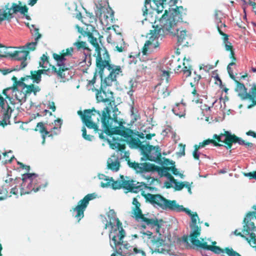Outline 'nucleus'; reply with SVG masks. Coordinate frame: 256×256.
<instances>
[{
    "label": "nucleus",
    "instance_id": "obj_44",
    "mask_svg": "<svg viewBox=\"0 0 256 256\" xmlns=\"http://www.w3.org/2000/svg\"><path fill=\"white\" fill-rule=\"evenodd\" d=\"M110 186L114 190L120 189L122 188V179L120 180L114 181L113 179L110 182Z\"/></svg>",
    "mask_w": 256,
    "mask_h": 256
},
{
    "label": "nucleus",
    "instance_id": "obj_8",
    "mask_svg": "<svg viewBox=\"0 0 256 256\" xmlns=\"http://www.w3.org/2000/svg\"><path fill=\"white\" fill-rule=\"evenodd\" d=\"M74 51V48L70 47L62 50L59 54L56 53L52 54L53 58L57 62V66H59L58 70L55 66L49 64L52 74H56L58 77L60 78H65V74H64V72L68 70V68L64 62L66 60V56H72Z\"/></svg>",
    "mask_w": 256,
    "mask_h": 256
},
{
    "label": "nucleus",
    "instance_id": "obj_4",
    "mask_svg": "<svg viewBox=\"0 0 256 256\" xmlns=\"http://www.w3.org/2000/svg\"><path fill=\"white\" fill-rule=\"evenodd\" d=\"M124 122L122 119L120 120L114 130L111 132V136H112L111 140H108L110 148L112 149H118L119 151L122 152L125 150L126 146L124 144H120V142H125L130 146L140 148L142 151V146L145 145L142 144L140 139L134 136L136 134L134 131L124 126Z\"/></svg>",
    "mask_w": 256,
    "mask_h": 256
},
{
    "label": "nucleus",
    "instance_id": "obj_46",
    "mask_svg": "<svg viewBox=\"0 0 256 256\" xmlns=\"http://www.w3.org/2000/svg\"><path fill=\"white\" fill-rule=\"evenodd\" d=\"M42 62H40V66L42 68H46L47 66H44L46 63L49 64L48 58L46 55L43 54L41 57Z\"/></svg>",
    "mask_w": 256,
    "mask_h": 256
},
{
    "label": "nucleus",
    "instance_id": "obj_35",
    "mask_svg": "<svg viewBox=\"0 0 256 256\" xmlns=\"http://www.w3.org/2000/svg\"><path fill=\"white\" fill-rule=\"evenodd\" d=\"M100 180H102L106 181L105 182H102L100 184V186L102 188H106L109 186H110V182L112 180V178H110L108 176L104 174H101L98 176Z\"/></svg>",
    "mask_w": 256,
    "mask_h": 256
},
{
    "label": "nucleus",
    "instance_id": "obj_42",
    "mask_svg": "<svg viewBox=\"0 0 256 256\" xmlns=\"http://www.w3.org/2000/svg\"><path fill=\"white\" fill-rule=\"evenodd\" d=\"M82 136L83 138L88 141H92L94 138L93 136L88 134L86 133V130L84 126H82Z\"/></svg>",
    "mask_w": 256,
    "mask_h": 256
},
{
    "label": "nucleus",
    "instance_id": "obj_11",
    "mask_svg": "<svg viewBox=\"0 0 256 256\" xmlns=\"http://www.w3.org/2000/svg\"><path fill=\"white\" fill-rule=\"evenodd\" d=\"M236 84L235 91L238 93V96L241 100H248L250 104L248 106V108H250L256 105V84L252 85L248 92L247 88L243 83L240 82L236 79L234 80Z\"/></svg>",
    "mask_w": 256,
    "mask_h": 256
},
{
    "label": "nucleus",
    "instance_id": "obj_27",
    "mask_svg": "<svg viewBox=\"0 0 256 256\" xmlns=\"http://www.w3.org/2000/svg\"><path fill=\"white\" fill-rule=\"evenodd\" d=\"M12 111V110L10 106L7 104L6 109L5 111H4L3 114V119L2 121L0 122V126L4 127L8 124H10V122L9 120L10 118V113Z\"/></svg>",
    "mask_w": 256,
    "mask_h": 256
},
{
    "label": "nucleus",
    "instance_id": "obj_43",
    "mask_svg": "<svg viewBox=\"0 0 256 256\" xmlns=\"http://www.w3.org/2000/svg\"><path fill=\"white\" fill-rule=\"evenodd\" d=\"M236 64H235V62H230L228 65V66H227V70H228V72L229 74V76H230V78L233 80H236V78L235 77V76H234V72H233V70L232 69L230 68L231 66H233V65H234Z\"/></svg>",
    "mask_w": 256,
    "mask_h": 256
},
{
    "label": "nucleus",
    "instance_id": "obj_59",
    "mask_svg": "<svg viewBox=\"0 0 256 256\" xmlns=\"http://www.w3.org/2000/svg\"><path fill=\"white\" fill-rule=\"evenodd\" d=\"M164 164L166 166L171 165L172 166L175 164V162L169 159L166 158L164 160Z\"/></svg>",
    "mask_w": 256,
    "mask_h": 256
},
{
    "label": "nucleus",
    "instance_id": "obj_45",
    "mask_svg": "<svg viewBox=\"0 0 256 256\" xmlns=\"http://www.w3.org/2000/svg\"><path fill=\"white\" fill-rule=\"evenodd\" d=\"M120 42L119 44H118L116 46V50L119 52H122L124 50V48H126V43L124 41V39L120 38Z\"/></svg>",
    "mask_w": 256,
    "mask_h": 256
},
{
    "label": "nucleus",
    "instance_id": "obj_53",
    "mask_svg": "<svg viewBox=\"0 0 256 256\" xmlns=\"http://www.w3.org/2000/svg\"><path fill=\"white\" fill-rule=\"evenodd\" d=\"M106 10H107V12H106L107 14L106 15V18H112L114 16V12L110 8L108 7V8L106 9Z\"/></svg>",
    "mask_w": 256,
    "mask_h": 256
},
{
    "label": "nucleus",
    "instance_id": "obj_24",
    "mask_svg": "<svg viewBox=\"0 0 256 256\" xmlns=\"http://www.w3.org/2000/svg\"><path fill=\"white\" fill-rule=\"evenodd\" d=\"M182 61L180 58H173L168 61L167 63V68L170 70L174 71L176 72H182Z\"/></svg>",
    "mask_w": 256,
    "mask_h": 256
},
{
    "label": "nucleus",
    "instance_id": "obj_56",
    "mask_svg": "<svg viewBox=\"0 0 256 256\" xmlns=\"http://www.w3.org/2000/svg\"><path fill=\"white\" fill-rule=\"evenodd\" d=\"M10 89H11V88H6L2 90V94L6 96V98L8 99L9 100H11L12 99V98L7 94V92Z\"/></svg>",
    "mask_w": 256,
    "mask_h": 256
},
{
    "label": "nucleus",
    "instance_id": "obj_23",
    "mask_svg": "<svg viewBox=\"0 0 256 256\" xmlns=\"http://www.w3.org/2000/svg\"><path fill=\"white\" fill-rule=\"evenodd\" d=\"M32 28H30L32 34L35 36V42L27 43L24 46L26 50H34L36 49L38 41L41 38V34L39 33L38 28H36L34 25H32Z\"/></svg>",
    "mask_w": 256,
    "mask_h": 256
},
{
    "label": "nucleus",
    "instance_id": "obj_49",
    "mask_svg": "<svg viewBox=\"0 0 256 256\" xmlns=\"http://www.w3.org/2000/svg\"><path fill=\"white\" fill-rule=\"evenodd\" d=\"M180 105L179 104H176V106H175L173 109L172 111L174 112V114L179 116L180 117H182L184 116L185 114L184 112H178V110L180 109Z\"/></svg>",
    "mask_w": 256,
    "mask_h": 256
},
{
    "label": "nucleus",
    "instance_id": "obj_61",
    "mask_svg": "<svg viewBox=\"0 0 256 256\" xmlns=\"http://www.w3.org/2000/svg\"><path fill=\"white\" fill-rule=\"evenodd\" d=\"M18 164L20 166V168L26 170L27 171H29L30 170V166H29L24 165L21 162H18Z\"/></svg>",
    "mask_w": 256,
    "mask_h": 256
},
{
    "label": "nucleus",
    "instance_id": "obj_47",
    "mask_svg": "<svg viewBox=\"0 0 256 256\" xmlns=\"http://www.w3.org/2000/svg\"><path fill=\"white\" fill-rule=\"evenodd\" d=\"M234 235L236 236H240L244 239H245L249 244H251V240L248 238L246 237L244 234H242V232H238L237 230H236L234 232Z\"/></svg>",
    "mask_w": 256,
    "mask_h": 256
},
{
    "label": "nucleus",
    "instance_id": "obj_38",
    "mask_svg": "<svg viewBox=\"0 0 256 256\" xmlns=\"http://www.w3.org/2000/svg\"><path fill=\"white\" fill-rule=\"evenodd\" d=\"M158 94L159 96L164 98L170 94V92L166 87L160 86L158 90Z\"/></svg>",
    "mask_w": 256,
    "mask_h": 256
},
{
    "label": "nucleus",
    "instance_id": "obj_39",
    "mask_svg": "<svg viewBox=\"0 0 256 256\" xmlns=\"http://www.w3.org/2000/svg\"><path fill=\"white\" fill-rule=\"evenodd\" d=\"M152 244L156 247L158 248L164 244V240L160 238H158L155 236H153L152 240Z\"/></svg>",
    "mask_w": 256,
    "mask_h": 256
},
{
    "label": "nucleus",
    "instance_id": "obj_26",
    "mask_svg": "<svg viewBox=\"0 0 256 256\" xmlns=\"http://www.w3.org/2000/svg\"><path fill=\"white\" fill-rule=\"evenodd\" d=\"M132 210V214L136 220H140L142 222H148V224L152 222L150 220H148L149 218H146L144 216V215L142 214L140 206L134 207Z\"/></svg>",
    "mask_w": 256,
    "mask_h": 256
},
{
    "label": "nucleus",
    "instance_id": "obj_63",
    "mask_svg": "<svg viewBox=\"0 0 256 256\" xmlns=\"http://www.w3.org/2000/svg\"><path fill=\"white\" fill-rule=\"evenodd\" d=\"M230 58L232 60V62H236V58L234 56V50L230 51Z\"/></svg>",
    "mask_w": 256,
    "mask_h": 256
},
{
    "label": "nucleus",
    "instance_id": "obj_52",
    "mask_svg": "<svg viewBox=\"0 0 256 256\" xmlns=\"http://www.w3.org/2000/svg\"><path fill=\"white\" fill-rule=\"evenodd\" d=\"M179 146L180 147V150L178 154L179 156H184L185 155V144H180Z\"/></svg>",
    "mask_w": 256,
    "mask_h": 256
},
{
    "label": "nucleus",
    "instance_id": "obj_29",
    "mask_svg": "<svg viewBox=\"0 0 256 256\" xmlns=\"http://www.w3.org/2000/svg\"><path fill=\"white\" fill-rule=\"evenodd\" d=\"M218 32L219 34L223 36V40L224 44L225 49L226 51H231L234 50L233 46L232 44L228 41V36L224 33L222 30H219L218 27Z\"/></svg>",
    "mask_w": 256,
    "mask_h": 256
},
{
    "label": "nucleus",
    "instance_id": "obj_22",
    "mask_svg": "<svg viewBox=\"0 0 256 256\" xmlns=\"http://www.w3.org/2000/svg\"><path fill=\"white\" fill-rule=\"evenodd\" d=\"M220 142H218L214 138L212 139H207L204 140L203 142H200L199 144H195L194 146V150L192 152V156L194 159L196 160H199L200 156L198 154V150L200 148H204L206 146V145L209 144H212L214 146H223V144H220Z\"/></svg>",
    "mask_w": 256,
    "mask_h": 256
},
{
    "label": "nucleus",
    "instance_id": "obj_60",
    "mask_svg": "<svg viewBox=\"0 0 256 256\" xmlns=\"http://www.w3.org/2000/svg\"><path fill=\"white\" fill-rule=\"evenodd\" d=\"M190 85L191 86L192 88H194L192 92V94H193L194 96H196V97H198V94L197 93V92H196V88L195 87H194V84H193L192 82H190Z\"/></svg>",
    "mask_w": 256,
    "mask_h": 256
},
{
    "label": "nucleus",
    "instance_id": "obj_17",
    "mask_svg": "<svg viewBox=\"0 0 256 256\" xmlns=\"http://www.w3.org/2000/svg\"><path fill=\"white\" fill-rule=\"evenodd\" d=\"M97 194L96 193L89 194H86L82 200H80L77 206L72 208L73 212L76 214L74 217L79 222L84 216V212L88 206L89 202L96 198Z\"/></svg>",
    "mask_w": 256,
    "mask_h": 256
},
{
    "label": "nucleus",
    "instance_id": "obj_5",
    "mask_svg": "<svg viewBox=\"0 0 256 256\" xmlns=\"http://www.w3.org/2000/svg\"><path fill=\"white\" fill-rule=\"evenodd\" d=\"M84 36H86L88 38V40L95 48V50L97 54L96 56V68H99L100 71L106 68H110L111 66L114 64H111L110 56L108 50L106 48H102L98 42V40L94 36L93 34L90 32H84Z\"/></svg>",
    "mask_w": 256,
    "mask_h": 256
},
{
    "label": "nucleus",
    "instance_id": "obj_30",
    "mask_svg": "<svg viewBox=\"0 0 256 256\" xmlns=\"http://www.w3.org/2000/svg\"><path fill=\"white\" fill-rule=\"evenodd\" d=\"M30 73V76H26L22 78H26V80L31 79L33 80V82L39 84L41 81L42 76H40L38 72V70H31Z\"/></svg>",
    "mask_w": 256,
    "mask_h": 256
},
{
    "label": "nucleus",
    "instance_id": "obj_62",
    "mask_svg": "<svg viewBox=\"0 0 256 256\" xmlns=\"http://www.w3.org/2000/svg\"><path fill=\"white\" fill-rule=\"evenodd\" d=\"M132 204L134 206V207L140 206V203L138 201L136 198H133Z\"/></svg>",
    "mask_w": 256,
    "mask_h": 256
},
{
    "label": "nucleus",
    "instance_id": "obj_28",
    "mask_svg": "<svg viewBox=\"0 0 256 256\" xmlns=\"http://www.w3.org/2000/svg\"><path fill=\"white\" fill-rule=\"evenodd\" d=\"M108 168L114 172H117L120 166V163L118 158L113 160L112 158H108L107 162Z\"/></svg>",
    "mask_w": 256,
    "mask_h": 256
},
{
    "label": "nucleus",
    "instance_id": "obj_37",
    "mask_svg": "<svg viewBox=\"0 0 256 256\" xmlns=\"http://www.w3.org/2000/svg\"><path fill=\"white\" fill-rule=\"evenodd\" d=\"M166 0H152V2L156 6V11L158 14L162 12L164 10V4H166L164 2H166Z\"/></svg>",
    "mask_w": 256,
    "mask_h": 256
},
{
    "label": "nucleus",
    "instance_id": "obj_50",
    "mask_svg": "<svg viewBox=\"0 0 256 256\" xmlns=\"http://www.w3.org/2000/svg\"><path fill=\"white\" fill-rule=\"evenodd\" d=\"M169 168H170V171H172V173L175 175V176H178V175H179L180 178H183V174H180L178 169L176 168L175 167V164L174 166H172L170 167H169Z\"/></svg>",
    "mask_w": 256,
    "mask_h": 256
},
{
    "label": "nucleus",
    "instance_id": "obj_33",
    "mask_svg": "<svg viewBox=\"0 0 256 256\" xmlns=\"http://www.w3.org/2000/svg\"><path fill=\"white\" fill-rule=\"evenodd\" d=\"M74 46H75L76 50L78 51H80L82 50H88L90 51V50L88 48V44L85 42L82 41H77L74 43Z\"/></svg>",
    "mask_w": 256,
    "mask_h": 256
},
{
    "label": "nucleus",
    "instance_id": "obj_18",
    "mask_svg": "<svg viewBox=\"0 0 256 256\" xmlns=\"http://www.w3.org/2000/svg\"><path fill=\"white\" fill-rule=\"evenodd\" d=\"M26 80V78H21L19 82V86H22L24 88H26L24 92H18V94H16V98L20 102H26V96L30 95L32 92L34 95L40 90V88L38 86H35L34 84H26L24 82Z\"/></svg>",
    "mask_w": 256,
    "mask_h": 256
},
{
    "label": "nucleus",
    "instance_id": "obj_48",
    "mask_svg": "<svg viewBox=\"0 0 256 256\" xmlns=\"http://www.w3.org/2000/svg\"><path fill=\"white\" fill-rule=\"evenodd\" d=\"M174 184V189L176 190H180L185 186V184L184 182H178L176 180Z\"/></svg>",
    "mask_w": 256,
    "mask_h": 256
},
{
    "label": "nucleus",
    "instance_id": "obj_55",
    "mask_svg": "<svg viewBox=\"0 0 256 256\" xmlns=\"http://www.w3.org/2000/svg\"><path fill=\"white\" fill-rule=\"evenodd\" d=\"M5 102L6 100L4 98L1 96L0 94V107L5 111L6 109V108H5Z\"/></svg>",
    "mask_w": 256,
    "mask_h": 256
},
{
    "label": "nucleus",
    "instance_id": "obj_15",
    "mask_svg": "<svg viewBox=\"0 0 256 256\" xmlns=\"http://www.w3.org/2000/svg\"><path fill=\"white\" fill-rule=\"evenodd\" d=\"M29 54V51L26 50L24 46L18 47L17 50L14 52L8 50L7 58H10L14 60H22L20 64L16 66L14 70H20L27 66L28 63L26 62V60Z\"/></svg>",
    "mask_w": 256,
    "mask_h": 256
},
{
    "label": "nucleus",
    "instance_id": "obj_25",
    "mask_svg": "<svg viewBox=\"0 0 256 256\" xmlns=\"http://www.w3.org/2000/svg\"><path fill=\"white\" fill-rule=\"evenodd\" d=\"M182 65L183 67H181L182 72L186 76V77L190 76L192 74V66L190 60L184 58L182 62Z\"/></svg>",
    "mask_w": 256,
    "mask_h": 256
},
{
    "label": "nucleus",
    "instance_id": "obj_16",
    "mask_svg": "<svg viewBox=\"0 0 256 256\" xmlns=\"http://www.w3.org/2000/svg\"><path fill=\"white\" fill-rule=\"evenodd\" d=\"M120 179H122V188H124L130 192L138 193L142 191L143 194L144 192V190H153L156 189L154 187L148 186V184L144 182H140L132 180H126L122 175L120 176Z\"/></svg>",
    "mask_w": 256,
    "mask_h": 256
},
{
    "label": "nucleus",
    "instance_id": "obj_32",
    "mask_svg": "<svg viewBox=\"0 0 256 256\" xmlns=\"http://www.w3.org/2000/svg\"><path fill=\"white\" fill-rule=\"evenodd\" d=\"M178 0H170L168 2H166H166H164V3L166 4H164V9L166 8V6H168V9H166L164 10V12L166 10V11L168 10V13H167L168 18L170 17V16L171 15V14H172V12L173 10H174V8H172L171 7L172 6H176V4L178 2ZM175 8H174V9Z\"/></svg>",
    "mask_w": 256,
    "mask_h": 256
},
{
    "label": "nucleus",
    "instance_id": "obj_64",
    "mask_svg": "<svg viewBox=\"0 0 256 256\" xmlns=\"http://www.w3.org/2000/svg\"><path fill=\"white\" fill-rule=\"evenodd\" d=\"M246 134L248 136H251L254 138H256V133L251 130H248L246 132Z\"/></svg>",
    "mask_w": 256,
    "mask_h": 256
},
{
    "label": "nucleus",
    "instance_id": "obj_12",
    "mask_svg": "<svg viewBox=\"0 0 256 256\" xmlns=\"http://www.w3.org/2000/svg\"><path fill=\"white\" fill-rule=\"evenodd\" d=\"M18 4L13 2L10 6V4H6L4 8L0 9V22L6 20L10 22L13 18V14L18 12L25 14L28 13V8L24 5L22 6V2H18Z\"/></svg>",
    "mask_w": 256,
    "mask_h": 256
},
{
    "label": "nucleus",
    "instance_id": "obj_34",
    "mask_svg": "<svg viewBox=\"0 0 256 256\" xmlns=\"http://www.w3.org/2000/svg\"><path fill=\"white\" fill-rule=\"evenodd\" d=\"M148 220H150L152 222L148 224V222H146L145 224L148 226H150L152 227L156 226V232L157 233H160V230L161 228V224H160L159 221L156 218H149Z\"/></svg>",
    "mask_w": 256,
    "mask_h": 256
},
{
    "label": "nucleus",
    "instance_id": "obj_51",
    "mask_svg": "<svg viewBox=\"0 0 256 256\" xmlns=\"http://www.w3.org/2000/svg\"><path fill=\"white\" fill-rule=\"evenodd\" d=\"M10 152V151L8 152H5L3 153L4 156L5 158L4 162L6 164L8 162H9V163L11 162H12V160L14 158V156H12L10 157L8 156V154Z\"/></svg>",
    "mask_w": 256,
    "mask_h": 256
},
{
    "label": "nucleus",
    "instance_id": "obj_21",
    "mask_svg": "<svg viewBox=\"0 0 256 256\" xmlns=\"http://www.w3.org/2000/svg\"><path fill=\"white\" fill-rule=\"evenodd\" d=\"M54 123L55 126L52 130V132L54 131V134H50V132L47 130L43 122H40L37 124L34 130L35 131H38L41 134L42 138V144L45 143L46 136L52 138L54 135H56L58 134V132H55V130H57L58 131L60 132L61 126L62 124V120L60 118H58L55 120Z\"/></svg>",
    "mask_w": 256,
    "mask_h": 256
},
{
    "label": "nucleus",
    "instance_id": "obj_7",
    "mask_svg": "<svg viewBox=\"0 0 256 256\" xmlns=\"http://www.w3.org/2000/svg\"><path fill=\"white\" fill-rule=\"evenodd\" d=\"M108 216L110 218V221L105 224L104 229H106L109 226H112V230L110 234V238L115 244H118L125 236V231L122 227V222L116 218L114 210H110L108 212Z\"/></svg>",
    "mask_w": 256,
    "mask_h": 256
},
{
    "label": "nucleus",
    "instance_id": "obj_41",
    "mask_svg": "<svg viewBox=\"0 0 256 256\" xmlns=\"http://www.w3.org/2000/svg\"><path fill=\"white\" fill-rule=\"evenodd\" d=\"M8 196V191L4 186L0 187V200L6 199Z\"/></svg>",
    "mask_w": 256,
    "mask_h": 256
},
{
    "label": "nucleus",
    "instance_id": "obj_54",
    "mask_svg": "<svg viewBox=\"0 0 256 256\" xmlns=\"http://www.w3.org/2000/svg\"><path fill=\"white\" fill-rule=\"evenodd\" d=\"M244 175L246 176L249 177L250 179L254 178L256 180V171L245 173Z\"/></svg>",
    "mask_w": 256,
    "mask_h": 256
},
{
    "label": "nucleus",
    "instance_id": "obj_1",
    "mask_svg": "<svg viewBox=\"0 0 256 256\" xmlns=\"http://www.w3.org/2000/svg\"><path fill=\"white\" fill-rule=\"evenodd\" d=\"M168 11L166 10L160 18V26H154V30H150V36L142 48V52L144 54H146L148 50H152L158 48V38L168 34L176 36L178 46L182 48L188 46L190 38L186 34V30L178 27V23L182 22L183 18L187 14L186 8H184L182 6H176L168 18L167 16Z\"/></svg>",
    "mask_w": 256,
    "mask_h": 256
},
{
    "label": "nucleus",
    "instance_id": "obj_58",
    "mask_svg": "<svg viewBox=\"0 0 256 256\" xmlns=\"http://www.w3.org/2000/svg\"><path fill=\"white\" fill-rule=\"evenodd\" d=\"M170 76V74L167 71H163L162 75V79H166V81H168V79Z\"/></svg>",
    "mask_w": 256,
    "mask_h": 256
},
{
    "label": "nucleus",
    "instance_id": "obj_31",
    "mask_svg": "<svg viewBox=\"0 0 256 256\" xmlns=\"http://www.w3.org/2000/svg\"><path fill=\"white\" fill-rule=\"evenodd\" d=\"M156 166L149 162L141 163L140 172H155Z\"/></svg>",
    "mask_w": 256,
    "mask_h": 256
},
{
    "label": "nucleus",
    "instance_id": "obj_6",
    "mask_svg": "<svg viewBox=\"0 0 256 256\" xmlns=\"http://www.w3.org/2000/svg\"><path fill=\"white\" fill-rule=\"evenodd\" d=\"M42 178L35 174H25L22 175V182L20 188L21 196L30 194L32 192H36L46 186V183L41 184Z\"/></svg>",
    "mask_w": 256,
    "mask_h": 256
},
{
    "label": "nucleus",
    "instance_id": "obj_14",
    "mask_svg": "<svg viewBox=\"0 0 256 256\" xmlns=\"http://www.w3.org/2000/svg\"><path fill=\"white\" fill-rule=\"evenodd\" d=\"M196 242L198 244L196 246V248L210 250L216 254H221L222 256H242L232 248L226 247L222 248L218 246L208 245L206 242H201L200 240L196 241Z\"/></svg>",
    "mask_w": 256,
    "mask_h": 256
},
{
    "label": "nucleus",
    "instance_id": "obj_3",
    "mask_svg": "<svg viewBox=\"0 0 256 256\" xmlns=\"http://www.w3.org/2000/svg\"><path fill=\"white\" fill-rule=\"evenodd\" d=\"M101 78V86L99 89L92 88V90L96 92V97L98 102H107L110 104L114 102L113 92L111 91H106L107 86H112L116 82V78L122 72L120 66H111L110 68H104L102 71L99 68H96Z\"/></svg>",
    "mask_w": 256,
    "mask_h": 256
},
{
    "label": "nucleus",
    "instance_id": "obj_9",
    "mask_svg": "<svg viewBox=\"0 0 256 256\" xmlns=\"http://www.w3.org/2000/svg\"><path fill=\"white\" fill-rule=\"evenodd\" d=\"M172 210L176 211L178 212H184L188 215L190 216L192 220V224H190V227L192 229V232L190 235V241L194 246H196L198 244L196 242V241L200 240L198 238L200 236L201 233V228L196 224L198 215L196 212L193 213L192 211L186 208H184L182 206L179 205L175 202V206H174Z\"/></svg>",
    "mask_w": 256,
    "mask_h": 256
},
{
    "label": "nucleus",
    "instance_id": "obj_2",
    "mask_svg": "<svg viewBox=\"0 0 256 256\" xmlns=\"http://www.w3.org/2000/svg\"><path fill=\"white\" fill-rule=\"evenodd\" d=\"M110 112L109 108L106 106L102 113L93 108L92 109L85 110L84 112L78 110V114L88 128L93 129L95 133L98 134L100 138L104 140V134L111 136V132L120 120L118 115L120 112L116 106L113 110L112 118L110 116Z\"/></svg>",
    "mask_w": 256,
    "mask_h": 256
},
{
    "label": "nucleus",
    "instance_id": "obj_40",
    "mask_svg": "<svg viewBox=\"0 0 256 256\" xmlns=\"http://www.w3.org/2000/svg\"><path fill=\"white\" fill-rule=\"evenodd\" d=\"M128 164L130 167L132 168L136 172H140L141 164L136 162H130V160H128Z\"/></svg>",
    "mask_w": 256,
    "mask_h": 256
},
{
    "label": "nucleus",
    "instance_id": "obj_36",
    "mask_svg": "<svg viewBox=\"0 0 256 256\" xmlns=\"http://www.w3.org/2000/svg\"><path fill=\"white\" fill-rule=\"evenodd\" d=\"M155 172H158V174L160 176V177H166L170 173V168L168 166L160 167L156 166Z\"/></svg>",
    "mask_w": 256,
    "mask_h": 256
},
{
    "label": "nucleus",
    "instance_id": "obj_13",
    "mask_svg": "<svg viewBox=\"0 0 256 256\" xmlns=\"http://www.w3.org/2000/svg\"><path fill=\"white\" fill-rule=\"evenodd\" d=\"M143 196L147 202L154 206L156 205L163 210L168 209L172 210L174 206H175L176 200H167L160 194H148Z\"/></svg>",
    "mask_w": 256,
    "mask_h": 256
},
{
    "label": "nucleus",
    "instance_id": "obj_10",
    "mask_svg": "<svg viewBox=\"0 0 256 256\" xmlns=\"http://www.w3.org/2000/svg\"><path fill=\"white\" fill-rule=\"evenodd\" d=\"M213 138L218 142H223L225 144V148L230 149L233 144L238 143L240 145H244L246 148H252L254 146V144L250 142H246L242 138L238 137L234 134H232L228 131L224 130V133L219 134H214Z\"/></svg>",
    "mask_w": 256,
    "mask_h": 256
},
{
    "label": "nucleus",
    "instance_id": "obj_19",
    "mask_svg": "<svg viewBox=\"0 0 256 256\" xmlns=\"http://www.w3.org/2000/svg\"><path fill=\"white\" fill-rule=\"evenodd\" d=\"M123 238L120 242L118 244H115V246L120 245V248L116 251V252L122 256H135L138 254H140L141 256H146L145 252L142 250L138 249L136 248H134L130 245L128 242L123 244Z\"/></svg>",
    "mask_w": 256,
    "mask_h": 256
},
{
    "label": "nucleus",
    "instance_id": "obj_20",
    "mask_svg": "<svg viewBox=\"0 0 256 256\" xmlns=\"http://www.w3.org/2000/svg\"><path fill=\"white\" fill-rule=\"evenodd\" d=\"M142 152L148 160L160 162L161 160V150L158 146H153L150 144L142 146Z\"/></svg>",
    "mask_w": 256,
    "mask_h": 256
},
{
    "label": "nucleus",
    "instance_id": "obj_57",
    "mask_svg": "<svg viewBox=\"0 0 256 256\" xmlns=\"http://www.w3.org/2000/svg\"><path fill=\"white\" fill-rule=\"evenodd\" d=\"M194 83L198 84L199 80L202 78L200 74H196V72H194Z\"/></svg>",
    "mask_w": 256,
    "mask_h": 256
}]
</instances>
